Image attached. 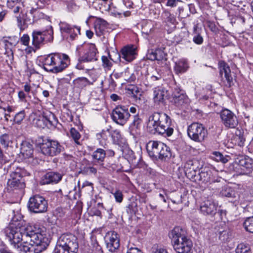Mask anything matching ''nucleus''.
Returning <instances> with one entry per match:
<instances>
[{"label": "nucleus", "instance_id": "obj_18", "mask_svg": "<svg viewBox=\"0 0 253 253\" xmlns=\"http://www.w3.org/2000/svg\"><path fill=\"white\" fill-rule=\"evenodd\" d=\"M193 181H201L205 184H211L219 181L217 180V178L214 176V173L212 171L206 168H204L200 172H198V174L196 175Z\"/></svg>", "mask_w": 253, "mask_h": 253}, {"label": "nucleus", "instance_id": "obj_31", "mask_svg": "<svg viewBox=\"0 0 253 253\" xmlns=\"http://www.w3.org/2000/svg\"><path fill=\"white\" fill-rule=\"evenodd\" d=\"M166 55L165 52L160 48L148 50L146 55L147 59L152 61H161L165 58Z\"/></svg>", "mask_w": 253, "mask_h": 253}, {"label": "nucleus", "instance_id": "obj_16", "mask_svg": "<svg viewBox=\"0 0 253 253\" xmlns=\"http://www.w3.org/2000/svg\"><path fill=\"white\" fill-rule=\"evenodd\" d=\"M199 169V162L194 159L187 160L184 165V170L186 176L192 181Z\"/></svg>", "mask_w": 253, "mask_h": 253}, {"label": "nucleus", "instance_id": "obj_33", "mask_svg": "<svg viewBox=\"0 0 253 253\" xmlns=\"http://www.w3.org/2000/svg\"><path fill=\"white\" fill-rule=\"evenodd\" d=\"M161 149V152L158 156V160L161 161H168L172 157V152L170 148L165 144H163Z\"/></svg>", "mask_w": 253, "mask_h": 253}, {"label": "nucleus", "instance_id": "obj_45", "mask_svg": "<svg viewBox=\"0 0 253 253\" xmlns=\"http://www.w3.org/2000/svg\"><path fill=\"white\" fill-rule=\"evenodd\" d=\"M236 253H252V252L249 245L241 243L237 246Z\"/></svg>", "mask_w": 253, "mask_h": 253}, {"label": "nucleus", "instance_id": "obj_56", "mask_svg": "<svg viewBox=\"0 0 253 253\" xmlns=\"http://www.w3.org/2000/svg\"><path fill=\"white\" fill-rule=\"evenodd\" d=\"M92 250L95 253H103L101 247L96 240L92 241Z\"/></svg>", "mask_w": 253, "mask_h": 253}, {"label": "nucleus", "instance_id": "obj_48", "mask_svg": "<svg viewBox=\"0 0 253 253\" xmlns=\"http://www.w3.org/2000/svg\"><path fill=\"white\" fill-rule=\"evenodd\" d=\"M218 234L219 235V239L223 242L227 241L230 235L229 229L227 228L222 230H219Z\"/></svg>", "mask_w": 253, "mask_h": 253}, {"label": "nucleus", "instance_id": "obj_27", "mask_svg": "<svg viewBox=\"0 0 253 253\" xmlns=\"http://www.w3.org/2000/svg\"><path fill=\"white\" fill-rule=\"evenodd\" d=\"M34 151L33 144L32 142L24 140L21 143L20 154L24 159L33 158Z\"/></svg>", "mask_w": 253, "mask_h": 253}, {"label": "nucleus", "instance_id": "obj_3", "mask_svg": "<svg viewBox=\"0 0 253 253\" xmlns=\"http://www.w3.org/2000/svg\"><path fill=\"white\" fill-rule=\"evenodd\" d=\"M171 244L177 253H190L193 243L185 235V231L180 227H174L169 233Z\"/></svg>", "mask_w": 253, "mask_h": 253}, {"label": "nucleus", "instance_id": "obj_60", "mask_svg": "<svg viewBox=\"0 0 253 253\" xmlns=\"http://www.w3.org/2000/svg\"><path fill=\"white\" fill-rule=\"evenodd\" d=\"M19 3H23L22 0H7V5L8 7H13Z\"/></svg>", "mask_w": 253, "mask_h": 253}, {"label": "nucleus", "instance_id": "obj_1", "mask_svg": "<svg viewBox=\"0 0 253 253\" xmlns=\"http://www.w3.org/2000/svg\"><path fill=\"white\" fill-rule=\"evenodd\" d=\"M147 127L150 133H157L165 137L170 136L174 131V125L170 117L165 113L159 112H154L149 117Z\"/></svg>", "mask_w": 253, "mask_h": 253}, {"label": "nucleus", "instance_id": "obj_43", "mask_svg": "<svg viewBox=\"0 0 253 253\" xmlns=\"http://www.w3.org/2000/svg\"><path fill=\"white\" fill-rule=\"evenodd\" d=\"M24 14H19V15L16 16L17 26L21 31L24 30L27 27V19L24 18Z\"/></svg>", "mask_w": 253, "mask_h": 253}, {"label": "nucleus", "instance_id": "obj_10", "mask_svg": "<svg viewBox=\"0 0 253 253\" xmlns=\"http://www.w3.org/2000/svg\"><path fill=\"white\" fill-rule=\"evenodd\" d=\"M52 68H47L49 72L57 74L62 72L70 64V60L68 55L64 53H51Z\"/></svg>", "mask_w": 253, "mask_h": 253}, {"label": "nucleus", "instance_id": "obj_7", "mask_svg": "<svg viewBox=\"0 0 253 253\" xmlns=\"http://www.w3.org/2000/svg\"><path fill=\"white\" fill-rule=\"evenodd\" d=\"M37 145L40 147L42 153L46 156H57L62 152L63 149L57 141L43 137L38 138Z\"/></svg>", "mask_w": 253, "mask_h": 253}, {"label": "nucleus", "instance_id": "obj_25", "mask_svg": "<svg viewBox=\"0 0 253 253\" xmlns=\"http://www.w3.org/2000/svg\"><path fill=\"white\" fill-rule=\"evenodd\" d=\"M136 48L132 45L126 46L121 50V54H118L119 58H122L127 62H131L135 58Z\"/></svg>", "mask_w": 253, "mask_h": 253}, {"label": "nucleus", "instance_id": "obj_24", "mask_svg": "<svg viewBox=\"0 0 253 253\" xmlns=\"http://www.w3.org/2000/svg\"><path fill=\"white\" fill-rule=\"evenodd\" d=\"M220 194L222 196L231 198L232 199L230 202L233 203V205L235 207L239 205L240 203L239 195L230 187H224L220 191Z\"/></svg>", "mask_w": 253, "mask_h": 253}, {"label": "nucleus", "instance_id": "obj_47", "mask_svg": "<svg viewBox=\"0 0 253 253\" xmlns=\"http://www.w3.org/2000/svg\"><path fill=\"white\" fill-rule=\"evenodd\" d=\"M244 226L247 231L253 234V216L248 217L245 220Z\"/></svg>", "mask_w": 253, "mask_h": 253}, {"label": "nucleus", "instance_id": "obj_61", "mask_svg": "<svg viewBox=\"0 0 253 253\" xmlns=\"http://www.w3.org/2000/svg\"><path fill=\"white\" fill-rule=\"evenodd\" d=\"M90 213L92 215H96L100 217L102 216L101 212L100 209H98L96 207L92 208L91 209Z\"/></svg>", "mask_w": 253, "mask_h": 253}, {"label": "nucleus", "instance_id": "obj_64", "mask_svg": "<svg viewBox=\"0 0 253 253\" xmlns=\"http://www.w3.org/2000/svg\"><path fill=\"white\" fill-rule=\"evenodd\" d=\"M126 253H142L141 251L137 248H130Z\"/></svg>", "mask_w": 253, "mask_h": 253}, {"label": "nucleus", "instance_id": "obj_39", "mask_svg": "<svg viewBox=\"0 0 253 253\" xmlns=\"http://www.w3.org/2000/svg\"><path fill=\"white\" fill-rule=\"evenodd\" d=\"M12 139L11 135L5 133L0 136V143L4 148H7L12 143Z\"/></svg>", "mask_w": 253, "mask_h": 253}, {"label": "nucleus", "instance_id": "obj_22", "mask_svg": "<svg viewBox=\"0 0 253 253\" xmlns=\"http://www.w3.org/2000/svg\"><path fill=\"white\" fill-rule=\"evenodd\" d=\"M62 178L61 174L56 171H49L44 174L41 178L42 185L57 184Z\"/></svg>", "mask_w": 253, "mask_h": 253}, {"label": "nucleus", "instance_id": "obj_23", "mask_svg": "<svg viewBox=\"0 0 253 253\" xmlns=\"http://www.w3.org/2000/svg\"><path fill=\"white\" fill-rule=\"evenodd\" d=\"M200 210L204 214L213 216L216 213L217 206L213 201L208 199L202 203Z\"/></svg>", "mask_w": 253, "mask_h": 253}, {"label": "nucleus", "instance_id": "obj_59", "mask_svg": "<svg viewBox=\"0 0 253 253\" xmlns=\"http://www.w3.org/2000/svg\"><path fill=\"white\" fill-rule=\"evenodd\" d=\"M152 249V253H168L166 249L158 246H154Z\"/></svg>", "mask_w": 253, "mask_h": 253}, {"label": "nucleus", "instance_id": "obj_49", "mask_svg": "<svg viewBox=\"0 0 253 253\" xmlns=\"http://www.w3.org/2000/svg\"><path fill=\"white\" fill-rule=\"evenodd\" d=\"M51 54H49L47 56L45 57L43 59V68L46 71L49 72L47 68H52V61H51Z\"/></svg>", "mask_w": 253, "mask_h": 253}, {"label": "nucleus", "instance_id": "obj_15", "mask_svg": "<svg viewBox=\"0 0 253 253\" xmlns=\"http://www.w3.org/2000/svg\"><path fill=\"white\" fill-rule=\"evenodd\" d=\"M220 118L222 124L227 128H235L238 125L237 116L229 109L222 110L220 112Z\"/></svg>", "mask_w": 253, "mask_h": 253}, {"label": "nucleus", "instance_id": "obj_41", "mask_svg": "<svg viewBox=\"0 0 253 253\" xmlns=\"http://www.w3.org/2000/svg\"><path fill=\"white\" fill-rule=\"evenodd\" d=\"M234 139L235 141V144L238 146H243L245 141V137L244 135V132L241 130L237 129L235 132V135L234 136Z\"/></svg>", "mask_w": 253, "mask_h": 253}, {"label": "nucleus", "instance_id": "obj_35", "mask_svg": "<svg viewBox=\"0 0 253 253\" xmlns=\"http://www.w3.org/2000/svg\"><path fill=\"white\" fill-rule=\"evenodd\" d=\"M107 23L103 20H101L95 24L94 28L96 34L98 36H101L106 32Z\"/></svg>", "mask_w": 253, "mask_h": 253}, {"label": "nucleus", "instance_id": "obj_34", "mask_svg": "<svg viewBox=\"0 0 253 253\" xmlns=\"http://www.w3.org/2000/svg\"><path fill=\"white\" fill-rule=\"evenodd\" d=\"M14 215L12 217L11 225L10 227H26L27 225H24V221L23 220V216L18 211L15 213L13 211Z\"/></svg>", "mask_w": 253, "mask_h": 253}, {"label": "nucleus", "instance_id": "obj_29", "mask_svg": "<svg viewBox=\"0 0 253 253\" xmlns=\"http://www.w3.org/2000/svg\"><path fill=\"white\" fill-rule=\"evenodd\" d=\"M35 124L38 127L44 128L48 124L54 125V121L55 122L56 121L55 120L54 114H50L48 117L45 116H39L38 118L35 119Z\"/></svg>", "mask_w": 253, "mask_h": 253}, {"label": "nucleus", "instance_id": "obj_9", "mask_svg": "<svg viewBox=\"0 0 253 253\" xmlns=\"http://www.w3.org/2000/svg\"><path fill=\"white\" fill-rule=\"evenodd\" d=\"M32 45L39 49L47 42L53 40V30L51 26H48L44 30H34L32 33Z\"/></svg>", "mask_w": 253, "mask_h": 253}, {"label": "nucleus", "instance_id": "obj_32", "mask_svg": "<svg viewBox=\"0 0 253 253\" xmlns=\"http://www.w3.org/2000/svg\"><path fill=\"white\" fill-rule=\"evenodd\" d=\"M106 152L105 151L101 148H97L94 151L91 157L95 162H97L99 168L103 167V162L106 157Z\"/></svg>", "mask_w": 253, "mask_h": 253}, {"label": "nucleus", "instance_id": "obj_58", "mask_svg": "<svg viewBox=\"0 0 253 253\" xmlns=\"http://www.w3.org/2000/svg\"><path fill=\"white\" fill-rule=\"evenodd\" d=\"M30 37L27 34H24L20 38L21 42L24 45L28 46L30 42Z\"/></svg>", "mask_w": 253, "mask_h": 253}, {"label": "nucleus", "instance_id": "obj_12", "mask_svg": "<svg viewBox=\"0 0 253 253\" xmlns=\"http://www.w3.org/2000/svg\"><path fill=\"white\" fill-rule=\"evenodd\" d=\"M235 170L240 174H248L253 170V160L249 157L241 156L234 163Z\"/></svg>", "mask_w": 253, "mask_h": 253}, {"label": "nucleus", "instance_id": "obj_11", "mask_svg": "<svg viewBox=\"0 0 253 253\" xmlns=\"http://www.w3.org/2000/svg\"><path fill=\"white\" fill-rule=\"evenodd\" d=\"M28 208L31 212L34 213H43L47 211L48 203L43 197L35 195L29 199Z\"/></svg>", "mask_w": 253, "mask_h": 253}, {"label": "nucleus", "instance_id": "obj_14", "mask_svg": "<svg viewBox=\"0 0 253 253\" xmlns=\"http://www.w3.org/2000/svg\"><path fill=\"white\" fill-rule=\"evenodd\" d=\"M130 115L126 106L118 105L112 111L111 117L116 124L124 126L128 121Z\"/></svg>", "mask_w": 253, "mask_h": 253}, {"label": "nucleus", "instance_id": "obj_51", "mask_svg": "<svg viewBox=\"0 0 253 253\" xmlns=\"http://www.w3.org/2000/svg\"><path fill=\"white\" fill-rule=\"evenodd\" d=\"M110 134L111 137L114 143H118L120 141L121 138V135L120 132L118 130H114L112 131H110Z\"/></svg>", "mask_w": 253, "mask_h": 253}, {"label": "nucleus", "instance_id": "obj_54", "mask_svg": "<svg viewBox=\"0 0 253 253\" xmlns=\"http://www.w3.org/2000/svg\"><path fill=\"white\" fill-rule=\"evenodd\" d=\"M110 131L109 129H107L106 130H102L101 132L96 134V136L98 139L102 138L104 140H106L107 139L108 135H110Z\"/></svg>", "mask_w": 253, "mask_h": 253}, {"label": "nucleus", "instance_id": "obj_20", "mask_svg": "<svg viewBox=\"0 0 253 253\" xmlns=\"http://www.w3.org/2000/svg\"><path fill=\"white\" fill-rule=\"evenodd\" d=\"M163 144L164 143L161 141L154 140L149 141L147 143L146 146L147 152L149 157L153 160H158Z\"/></svg>", "mask_w": 253, "mask_h": 253}, {"label": "nucleus", "instance_id": "obj_62", "mask_svg": "<svg viewBox=\"0 0 253 253\" xmlns=\"http://www.w3.org/2000/svg\"><path fill=\"white\" fill-rule=\"evenodd\" d=\"M108 11L111 15L117 17V16H120L122 15V12L115 10L113 7L109 6L108 8Z\"/></svg>", "mask_w": 253, "mask_h": 253}, {"label": "nucleus", "instance_id": "obj_5", "mask_svg": "<svg viewBox=\"0 0 253 253\" xmlns=\"http://www.w3.org/2000/svg\"><path fill=\"white\" fill-rule=\"evenodd\" d=\"M79 244L77 238L71 233L63 234L57 242L55 253H77Z\"/></svg>", "mask_w": 253, "mask_h": 253}, {"label": "nucleus", "instance_id": "obj_36", "mask_svg": "<svg viewBox=\"0 0 253 253\" xmlns=\"http://www.w3.org/2000/svg\"><path fill=\"white\" fill-rule=\"evenodd\" d=\"M188 67V63L186 60H180L175 63L174 69L175 73L178 74L185 72Z\"/></svg>", "mask_w": 253, "mask_h": 253}, {"label": "nucleus", "instance_id": "obj_55", "mask_svg": "<svg viewBox=\"0 0 253 253\" xmlns=\"http://www.w3.org/2000/svg\"><path fill=\"white\" fill-rule=\"evenodd\" d=\"M23 6V3H17V5H14L13 7H8L9 8H11L13 9V12L15 14H19L23 13L22 12V8Z\"/></svg>", "mask_w": 253, "mask_h": 253}, {"label": "nucleus", "instance_id": "obj_40", "mask_svg": "<svg viewBox=\"0 0 253 253\" xmlns=\"http://www.w3.org/2000/svg\"><path fill=\"white\" fill-rule=\"evenodd\" d=\"M199 31L200 29H199L198 26H194L193 28V41L197 44H201L204 41L203 38L200 33Z\"/></svg>", "mask_w": 253, "mask_h": 253}, {"label": "nucleus", "instance_id": "obj_2", "mask_svg": "<svg viewBox=\"0 0 253 253\" xmlns=\"http://www.w3.org/2000/svg\"><path fill=\"white\" fill-rule=\"evenodd\" d=\"M27 244L22 242L15 249L24 253H41L48 246L50 241L43 231L35 229L33 233L27 238Z\"/></svg>", "mask_w": 253, "mask_h": 253}, {"label": "nucleus", "instance_id": "obj_38", "mask_svg": "<svg viewBox=\"0 0 253 253\" xmlns=\"http://www.w3.org/2000/svg\"><path fill=\"white\" fill-rule=\"evenodd\" d=\"M74 85L78 88H83L87 85L91 84L92 83L86 78L81 77L74 80Z\"/></svg>", "mask_w": 253, "mask_h": 253}, {"label": "nucleus", "instance_id": "obj_63", "mask_svg": "<svg viewBox=\"0 0 253 253\" xmlns=\"http://www.w3.org/2000/svg\"><path fill=\"white\" fill-rule=\"evenodd\" d=\"M109 86V87L112 89H114L116 86V84L114 81L112 75L110 76L109 79H108Z\"/></svg>", "mask_w": 253, "mask_h": 253}, {"label": "nucleus", "instance_id": "obj_13", "mask_svg": "<svg viewBox=\"0 0 253 253\" xmlns=\"http://www.w3.org/2000/svg\"><path fill=\"white\" fill-rule=\"evenodd\" d=\"M187 134L191 140L195 142H202L206 136L207 131L203 125L193 123L188 126Z\"/></svg>", "mask_w": 253, "mask_h": 253}, {"label": "nucleus", "instance_id": "obj_37", "mask_svg": "<svg viewBox=\"0 0 253 253\" xmlns=\"http://www.w3.org/2000/svg\"><path fill=\"white\" fill-rule=\"evenodd\" d=\"M128 93L133 98L136 103L139 102L142 96L139 88L136 86H131L128 88Z\"/></svg>", "mask_w": 253, "mask_h": 253}, {"label": "nucleus", "instance_id": "obj_6", "mask_svg": "<svg viewBox=\"0 0 253 253\" xmlns=\"http://www.w3.org/2000/svg\"><path fill=\"white\" fill-rule=\"evenodd\" d=\"M79 58L76 68L79 70H84V63L95 61L97 60L96 57L97 49L94 44H84L77 48Z\"/></svg>", "mask_w": 253, "mask_h": 253}, {"label": "nucleus", "instance_id": "obj_26", "mask_svg": "<svg viewBox=\"0 0 253 253\" xmlns=\"http://www.w3.org/2000/svg\"><path fill=\"white\" fill-rule=\"evenodd\" d=\"M168 96V91L164 87H157L153 89V101L156 104H164Z\"/></svg>", "mask_w": 253, "mask_h": 253}, {"label": "nucleus", "instance_id": "obj_46", "mask_svg": "<svg viewBox=\"0 0 253 253\" xmlns=\"http://www.w3.org/2000/svg\"><path fill=\"white\" fill-rule=\"evenodd\" d=\"M95 165L97 166V165L94 163L93 166H86L84 167L82 170V172L84 174H93L95 175L97 174V168L94 167V166Z\"/></svg>", "mask_w": 253, "mask_h": 253}, {"label": "nucleus", "instance_id": "obj_44", "mask_svg": "<svg viewBox=\"0 0 253 253\" xmlns=\"http://www.w3.org/2000/svg\"><path fill=\"white\" fill-rule=\"evenodd\" d=\"M122 77L127 82L131 83L135 80V76L133 73L130 72L128 68H127L124 72H123Z\"/></svg>", "mask_w": 253, "mask_h": 253}, {"label": "nucleus", "instance_id": "obj_42", "mask_svg": "<svg viewBox=\"0 0 253 253\" xmlns=\"http://www.w3.org/2000/svg\"><path fill=\"white\" fill-rule=\"evenodd\" d=\"M212 158L217 162H221V163L225 164L228 162L229 160L230 159V156L228 155L223 156L219 152H213L212 153Z\"/></svg>", "mask_w": 253, "mask_h": 253}, {"label": "nucleus", "instance_id": "obj_4", "mask_svg": "<svg viewBox=\"0 0 253 253\" xmlns=\"http://www.w3.org/2000/svg\"><path fill=\"white\" fill-rule=\"evenodd\" d=\"M35 228L32 226L20 228L9 227L5 230V236L13 247L16 248L22 242L25 244L29 242L27 238L35 232Z\"/></svg>", "mask_w": 253, "mask_h": 253}, {"label": "nucleus", "instance_id": "obj_53", "mask_svg": "<svg viewBox=\"0 0 253 253\" xmlns=\"http://www.w3.org/2000/svg\"><path fill=\"white\" fill-rule=\"evenodd\" d=\"M102 62V66L104 68H106L107 69H110L111 67L112 66L113 64L110 61L108 57L105 56H102L101 57Z\"/></svg>", "mask_w": 253, "mask_h": 253}, {"label": "nucleus", "instance_id": "obj_50", "mask_svg": "<svg viewBox=\"0 0 253 253\" xmlns=\"http://www.w3.org/2000/svg\"><path fill=\"white\" fill-rule=\"evenodd\" d=\"M70 134L71 136L74 139L75 143L78 144H79L80 143L78 141V140L81 138V135L80 133L78 132V131L76 130L75 128L72 127L70 129Z\"/></svg>", "mask_w": 253, "mask_h": 253}, {"label": "nucleus", "instance_id": "obj_21", "mask_svg": "<svg viewBox=\"0 0 253 253\" xmlns=\"http://www.w3.org/2000/svg\"><path fill=\"white\" fill-rule=\"evenodd\" d=\"M59 26L62 34H70L69 37L67 38L69 40L73 41L77 37V33L75 32V29L79 34H80V27L73 26L65 22H61Z\"/></svg>", "mask_w": 253, "mask_h": 253}, {"label": "nucleus", "instance_id": "obj_52", "mask_svg": "<svg viewBox=\"0 0 253 253\" xmlns=\"http://www.w3.org/2000/svg\"><path fill=\"white\" fill-rule=\"evenodd\" d=\"M25 113L24 111H21L17 113L14 116V121L16 124H20L24 119Z\"/></svg>", "mask_w": 253, "mask_h": 253}, {"label": "nucleus", "instance_id": "obj_8", "mask_svg": "<svg viewBox=\"0 0 253 253\" xmlns=\"http://www.w3.org/2000/svg\"><path fill=\"white\" fill-rule=\"evenodd\" d=\"M29 175V173L24 168L17 167L10 173V178L7 181V189L9 191L22 190L25 187L23 177Z\"/></svg>", "mask_w": 253, "mask_h": 253}, {"label": "nucleus", "instance_id": "obj_57", "mask_svg": "<svg viewBox=\"0 0 253 253\" xmlns=\"http://www.w3.org/2000/svg\"><path fill=\"white\" fill-rule=\"evenodd\" d=\"M116 201L118 203H121L123 199V195L122 192L120 190H116L114 193H113Z\"/></svg>", "mask_w": 253, "mask_h": 253}, {"label": "nucleus", "instance_id": "obj_19", "mask_svg": "<svg viewBox=\"0 0 253 253\" xmlns=\"http://www.w3.org/2000/svg\"><path fill=\"white\" fill-rule=\"evenodd\" d=\"M106 247L110 252H113L120 247L119 235L115 231H110L105 237Z\"/></svg>", "mask_w": 253, "mask_h": 253}, {"label": "nucleus", "instance_id": "obj_17", "mask_svg": "<svg viewBox=\"0 0 253 253\" xmlns=\"http://www.w3.org/2000/svg\"><path fill=\"white\" fill-rule=\"evenodd\" d=\"M171 102L177 107H182L189 103V99L184 91L178 87L172 89Z\"/></svg>", "mask_w": 253, "mask_h": 253}, {"label": "nucleus", "instance_id": "obj_28", "mask_svg": "<svg viewBox=\"0 0 253 253\" xmlns=\"http://www.w3.org/2000/svg\"><path fill=\"white\" fill-rule=\"evenodd\" d=\"M142 122L138 115L134 116L133 120L129 127L130 133L133 137H136L140 135Z\"/></svg>", "mask_w": 253, "mask_h": 253}, {"label": "nucleus", "instance_id": "obj_30", "mask_svg": "<svg viewBox=\"0 0 253 253\" xmlns=\"http://www.w3.org/2000/svg\"><path fill=\"white\" fill-rule=\"evenodd\" d=\"M219 73L221 77L223 74L227 81L226 85L230 86L233 82V78L231 75V71L229 66L224 61H220L219 63Z\"/></svg>", "mask_w": 253, "mask_h": 253}]
</instances>
